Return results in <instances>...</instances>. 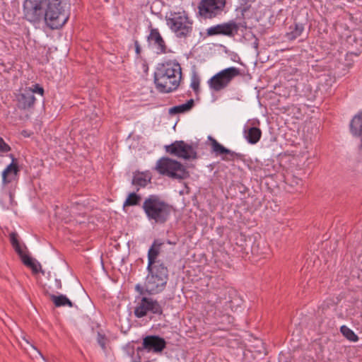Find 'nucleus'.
I'll list each match as a JSON object with an SVG mask.
<instances>
[{
    "instance_id": "1",
    "label": "nucleus",
    "mask_w": 362,
    "mask_h": 362,
    "mask_svg": "<svg viewBox=\"0 0 362 362\" xmlns=\"http://www.w3.org/2000/svg\"><path fill=\"white\" fill-rule=\"evenodd\" d=\"M181 79L182 68L176 60L158 64L154 72V83L161 93H169L177 90Z\"/></svg>"
},
{
    "instance_id": "2",
    "label": "nucleus",
    "mask_w": 362,
    "mask_h": 362,
    "mask_svg": "<svg viewBox=\"0 0 362 362\" xmlns=\"http://www.w3.org/2000/svg\"><path fill=\"white\" fill-rule=\"evenodd\" d=\"M147 275L144 285L135 286V289L141 295H156L163 292L168 281V269L165 264L147 267Z\"/></svg>"
},
{
    "instance_id": "3",
    "label": "nucleus",
    "mask_w": 362,
    "mask_h": 362,
    "mask_svg": "<svg viewBox=\"0 0 362 362\" xmlns=\"http://www.w3.org/2000/svg\"><path fill=\"white\" fill-rule=\"evenodd\" d=\"M141 208L148 221L159 225L169 220L174 209L172 205L158 194H151L146 197Z\"/></svg>"
},
{
    "instance_id": "4",
    "label": "nucleus",
    "mask_w": 362,
    "mask_h": 362,
    "mask_svg": "<svg viewBox=\"0 0 362 362\" xmlns=\"http://www.w3.org/2000/svg\"><path fill=\"white\" fill-rule=\"evenodd\" d=\"M69 4L64 0H51L43 13V18L52 29L62 28L69 18Z\"/></svg>"
},
{
    "instance_id": "5",
    "label": "nucleus",
    "mask_w": 362,
    "mask_h": 362,
    "mask_svg": "<svg viewBox=\"0 0 362 362\" xmlns=\"http://www.w3.org/2000/svg\"><path fill=\"white\" fill-rule=\"evenodd\" d=\"M155 170L160 175L173 180H182L189 177V172L180 162L168 157H162L158 159Z\"/></svg>"
},
{
    "instance_id": "6",
    "label": "nucleus",
    "mask_w": 362,
    "mask_h": 362,
    "mask_svg": "<svg viewBox=\"0 0 362 362\" xmlns=\"http://www.w3.org/2000/svg\"><path fill=\"white\" fill-rule=\"evenodd\" d=\"M166 22L177 38L185 39L192 35L193 21L185 11L170 13V16L166 17Z\"/></svg>"
},
{
    "instance_id": "7",
    "label": "nucleus",
    "mask_w": 362,
    "mask_h": 362,
    "mask_svg": "<svg viewBox=\"0 0 362 362\" xmlns=\"http://www.w3.org/2000/svg\"><path fill=\"white\" fill-rule=\"evenodd\" d=\"M50 2V0H25L23 4L24 18L33 23H40Z\"/></svg>"
},
{
    "instance_id": "8",
    "label": "nucleus",
    "mask_w": 362,
    "mask_h": 362,
    "mask_svg": "<svg viewBox=\"0 0 362 362\" xmlns=\"http://www.w3.org/2000/svg\"><path fill=\"white\" fill-rule=\"evenodd\" d=\"M239 75H240V70L238 68L229 67L213 76L208 81V84L211 90L220 91L226 88L231 81Z\"/></svg>"
},
{
    "instance_id": "9",
    "label": "nucleus",
    "mask_w": 362,
    "mask_h": 362,
    "mask_svg": "<svg viewBox=\"0 0 362 362\" xmlns=\"http://www.w3.org/2000/svg\"><path fill=\"white\" fill-rule=\"evenodd\" d=\"M226 0H201L198 5V13L204 18H214L226 13Z\"/></svg>"
},
{
    "instance_id": "10",
    "label": "nucleus",
    "mask_w": 362,
    "mask_h": 362,
    "mask_svg": "<svg viewBox=\"0 0 362 362\" xmlns=\"http://www.w3.org/2000/svg\"><path fill=\"white\" fill-rule=\"evenodd\" d=\"M166 153L184 160H194L197 158L195 148L184 141H175L164 146Z\"/></svg>"
},
{
    "instance_id": "11",
    "label": "nucleus",
    "mask_w": 362,
    "mask_h": 362,
    "mask_svg": "<svg viewBox=\"0 0 362 362\" xmlns=\"http://www.w3.org/2000/svg\"><path fill=\"white\" fill-rule=\"evenodd\" d=\"M148 313L161 315L163 313V310L158 300L152 298L144 296L134 308V313L137 318H142Z\"/></svg>"
},
{
    "instance_id": "12",
    "label": "nucleus",
    "mask_w": 362,
    "mask_h": 362,
    "mask_svg": "<svg viewBox=\"0 0 362 362\" xmlns=\"http://www.w3.org/2000/svg\"><path fill=\"white\" fill-rule=\"evenodd\" d=\"M9 240L13 248L21 257L23 263L31 268L33 272L37 273L39 272L38 267H40V264H35L33 259L24 252L23 247L26 249V247L24 244L20 243L18 233L16 232H11L9 234Z\"/></svg>"
},
{
    "instance_id": "13",
    "label": "nucleus",
    "mask_w": 362,
    "mask_h": 362,
    "mask_svg": "<svg viewBox=\"0 0 362 362\" xmlns=\"http://www.w3.org/2000/svg\"><path fill=\"white\" fill-rule=\"evenodd\" d=\"M166 347L165 340L158 335H148L143 339L142 346L138 347L137 351L144 349L148 352L160 354Z\"/></svg>"
},
{
    "instance_id": "14",
    "label": "nucleus",
    "mask_w": 362,
    "mask_h": 362,
    "mask_svg": "<svg viewBox=\"0 0 362 362\" xmlns=\"http://www.w3.org/2000/svg\"><path fill=\"white\" fill-rule=\"evenodd\" d=\"M237 28L236 22L230 20L228 22L209 27L206 29V35L208 36L225 35L233 37L237 35Z\"/></svg>"
},
{
    "instance_id": "15",
    "label": "nucleus",
    "mask_w": 362,
    "mask_h": 362,
    "mask_svg": "<svg viewBox=\"0 0 362 362\" xmlns=\"http://www.w3.org/2000/svg\"><path fill=\"white\" fill-rule=\"evenodd\" d=\"M209 139L211 141L212 152L216 156H221L222 160L226 161L243 159V155L242 153H236L226 148L211 136H209Z\"/></svg>"
},
{
    "instance_id": "16",
    "label": "nucleus",
    "mask_w": 362,
    "mask_h": 362,
    "mask_svg": "<svg viewBox=\"0 0 362 362\" xmlns=\"http://www.w3.org/2000/svg\"><path fill=\"white\" fill-rule=\"evenodd\" d=\"M147 42L148 45L156 50L157 54H163L170 52L158 28L150 26V33L147 36Z\"/></svg>"
},
{
    "instance_id": "17",
    "label": "nucleus",
    "mask_w": 362,
    "mask_h": 362,
    "mask_svg": "<svg viewBox=\"0 0 362 362\" xmlns=\"http://www.w3.org/2000/svg\"><path fill=\"white\" fill-rule=\"evenodd\" d=\"M36 98L30 88L16 94V107L21 110H29L35 106Z\"/></svg>"
},
{
    "instance_id": "18",
    "label": "nucleus",
    "mask_w": 362,
    "mask_h": 362,
    "mask_svg": "<svg viewBox=\"0 0 362 362\" xmlns=\"http://www.w3.org/2000/svg\"><path fill=\"white\" fill-rule=\"evenodd\" d=\"M164 243L160 240H154L152 245L148 251V265L147 267H154L156 265L165 264L160 259L157 257L160 254V248Z\"/></svg>"
},
{
    "instance_id": "19",
    "label": "nucleus",
    "mask_w": 362,
    "mask_h": 362,
    "mask_svg": "<svg viewBox=\"0 0 362 362\" xmlns=\"http://www.w3.org/2000/svg\"><path fill=\"white\" fill-rule=\"evenodd\" d=\"M12 158V162L2 172V183L4 185H8L13 181L19 172V168L15 163V158L13 154L9 156Z\"/></svg>"
},
{
    "instance_id": "20",
    "label": "nucleus",
    "mask_w": 362,
    "mask_h": 362,
    "mask_svg": "<svg viewBox=\"0 0 362 362\" xmlns=\"http://www.w3.org/2000/svg\"><path fill=\"white\" fill-rule=\"evenodd\" d=\"M350 132L351 134L360 139L361 144L358 146L359 150H362V111L356 114L351 120L349 124Z\"/></svg>"
},
{
    "instance_id": "21",
    "label": "nucleus",
    "mask_w": 362,
    "mask_h": 362,
    "mask_svg": "<svg viewBox=\"0 0 362 362\" xmlns=\"http://www.w3.org/2000/svg\"><path fill=\"white\" fill-rule=\"evenodd\" d=\"M151 181V175L149 172H136L134 174L132 184L136 187V192L140 187H145Z\"/></svg>"
},
{
    "instance_id": "22",
    "label": "nucleus",
    "mask_w": 362,
    "mask_h": 362,
    "mask_svg": "<svg viewBox=\"0 0 362 362\" xmlns=\"http://www.w3.org/2000/svg\"><path fill=\"white\" fill-rule=\"evenodd\" d=\"M245 137L251 144H257L261 139L262 131L258 127H250L244 129Z\"/></svg>"
},
{
    "instance_id": "23",
    "label": "nucleus",
    "mask_w": 362,
    "mask_h": 362,
    "mask_svg": "<svg viewBox=\"0 0 362 362\" xmlns=\"http://www.w3.org/2000/svg\"><path fill=\"white\" fill-rule=\"evenodd\" d=\"M304 30V25L300 23H295L289 26V31L286 33V37L288 40H294L301 35Z\"/></svg>"
},
{
    "instance_id": "24",
    "label": "nucleus",
    "mask_w": 362,
    "mask_h": 362,
    "mask_svg": "<svg viewBox=\"0 0 362 362\" xmlns=\"http://www.w3.org/2000/svg\"><path fill=\"white\" fill-rule=\"evenodd\" d=\"M194 105L193 99L189 100L186 103L174 106L169 109V114L177 115L189 111Z\"/></svg>"
},
{
    "instance_id": "25",
    "label": "nucleus",
    "mask_w": 362,
    "mask_h": 362,
    "mask_svg": "<svg viewBox=\"0 0 362 362\" xmlns=\"http://www.w3.org/2000/svg\"><path fill=\"white\" fill-rule=\"evenodd\" d=\"M49 296L56 307L68 306L72 308L74 306L72 302L65 295L49 294Z\"/></svg>"
},
{
    "instance_id": "26",
    "label": "nucleus",
    "mask_w": 362,
    "mask_h": 362,
    "mask_svg": "<svg viewBox=\"0 0 362 362\" xmlns=\"http://www.w3.org/2000/svg\"><path fill=\"white\" fill-rule=\"evenodd\" d=\"M141 200V197L140 195L137 194L136 192H132L129 194L128 197L126 199L123 204V209H124L127 206H136L139 205Z\"/></svg>"
},
{
    "instance_id": "27",
    "label": "nucleus",
    "mask_w": 362,
    "mask_h": 362,
    "mask_svg": "<svg viewBox=\"0 0 362 362\" xmlns=\"http://www.w3.org/2000/svg\"><path fill=\"white\" fill-rule=\"evenodd\" d=\"M340 332L348 340L353 342H356L358 341V337L347 326L342 325L340 327Z\"/></svg>"
},
{
    "instance_id": "28",
    "label": "nucleus",
    "mask_w": 362,
    "mask_h": 362,
    "mask_svg": "<svg viewBox=\"0 0 362 362\" xmlns=\"http://www.w3.org/2000/svg\"><path fill=\"white\" fill-rule=\"evenodd\" d=\"M199 83H200V79H199V76L194 74L192 76L190 86L192 87V88L196 93H198L199 91Z\"/></svg>"
},
{
    "instance_id": "29",
    "label": "nucleus",
    "mask_w": 362,
    "mask_h": 362,
    "mask_svg": "<svg viewBox=\"0 0 362 362\" xmlns=\"http://www.w3.org/2000/svg\"><path fill=\"white\" fill-rule=\"evenodd\" d=\"M11 150L10 146L0 137V153H6Z\"/></svg>"
},
{
    "instance_id": "30",
    "label": "nucleus",
    "mask_w": 362,
    "mask_h": 362,
    "mask_svg": "<svg viewBox=\"0 0 362 362\" xmlns=\"http://www.w3.org/2000/svg\"><path fill=\"white\" fill-rule=\"evenodd\" d=\"M97 341H98V343L99 344V345L100 346V347L103 349V350L105 351L106 349V341H107L105 336L98 333V337H97Z\"/></svg>"
},
{
    "instance_id": "31",
    "label": "nucleus",
    "mask_w": 362,
    "mask_h": 362,
    "mask_svg": "<svg viewBox=\"0 0 362 362\" xmlns=\"http://www.w3.org/2000/svg\"><path fill=\"white\" fill-rule=\"evenodd\" d=\"M31 90H32L33 94L35 93H37L40 94L41 95H43V94H44V89H43V88L42 86H40L39 84H37V83L35 84L34 86V88L33 89L31 88Z\"/></svg>"
},
{
    "instance_id": "32",
    "label": "nucleus",
    "mask_w": 362,
    "mask_h": 362,
    "mask_svg": "<svg viewBox=\"0 0 362 362\" xmlns=\"http://www.w3.org/2000/svg\"><path fill=\"white\" fill-rule=\"evenodd\" d=\"M236 25L238 26L237 28V33H238L239 30L243 28V29H246L247 28V23L246 22H241V23H237L236 22Z\"/></svg>"
},
{
    "instance_id": "33",
    "label": "nucleus",
    "mask_w": 362,
    "mask_h": 362,
    "mask_svg": "<svg viewBox=\"0 0 362 362\" xmlns=\"http://www.w3.org/2000/svg\"><path fill=\"white\" fill-rule=\"evenodd\" d=\"M134 47H135V51L137 54H139L141 53V47L140 45L138 42V40L134 41Z\"/></svg>"
},
{
    "instance_id": "34",
    "label": "nucleus",
    "mask_w": 362,
    "mask_h": 362,
    "mask_svg": "<svg viewBox=\"0 0 362 362\" xmlns=\"http://www.w3.org/2000/svg\"><path fill=\"white\" fill-rule=\"evenodd\" d=\"M252 35L255 38V41L252 43V47L255 49H258V45H259V40L255 37V35L252 34Z\"/></svg>"
},
{
    "instance_id": "35",
    "label": "nucleus",
    "mask_w": 362,
    "mask_h": 362,
    "mask_svg": "<svg viewBox=\"0 0 362 362\" xmlns=\"http://www.w3.org/2000/svg\"><path fill=\"white\" fill-rule=\"evenodd\" d=\"M55 285L57 289H61L62 287V282L60 279H55Z\"/></svg>"
},
{
    "instance_id": "36",
    "label": "nucleus",
    "mask_w": 362,
    "mask_h": 362,
    "mask_svg": "<svg viewBox=\"0 0 362 362\" xmlns=\"http://www.w3.org/2000/svg\"><path fill=\"white\" fill-rule=\"evenodd\" d=\"M293 180L292 182H293L296 185L301 184L302 180L300 178L293 177Z\"/></svg>"
},
{
    "instance_id": "37",
    "label": "nucleus",
    "mask_w": 362,
    "mask_h": 362,
    "mask_svg": "<svg viewBox=\"0 0 362 362\" xmlns=\"http://www.w3.org/2000/svg\"><path fill=\"white\" fill-rule=\"evenodd\" d=\"M166 243H167V244H169V245H176V243H176V241H171V240H168L166 241Z\"/></svg>"
},
{
    "instance_id": "38",
    "label": "nucleus",
    "mask_w": 362,
    "mask_h": 362,
    "mask_svg": "<svg viewBox=\"0 0 362 362\" xmlns=\"http://www.w3.org/2000/svg\"><path fill=\"white\" fill-rule=\"evenodd\" d=\"M30 346H31V347H32L34 350H36V351H37V352L40 354V356L42 358H44V356H42V354H41L38 350H37V349H36L33 345H32V344H31Z\"/></svg>"
},
{
    "instance_id": "39",
    "label": "nucleus",
    "mask_w": 362,
    "mask_h": 362,
    "mask_svg": "<svg viewBox=\"0 0 362 362\" xmlns=\"http://www.w3.org/2000/svg\"><path fill=\"white\" fill-rule=\"evenodd\" d=\"M9 197H10V199L12 200L13 199V194H11V192L9 193Z\"/></svg>"
},
{
    "instance_id": "40",
    "label": "nucleus",
    "mask_w": 362,
    "mask_h": 362,
    "mask_svg": "<svg viewBox=\"0 0 362 362\" xmlns=\"http://www.w3.org/2000/svg\"><path fill=\"white\" fill-rule=\"evenodd\" d=\"M22 134H23V135H24V136H27V133H25V131H23Z\"/></svg>"
},
{
    "instance_id": "41",
    "label": "nucleus",
    "mask_w": 362,
    "mask_h": 362,
    "mask_svg": "<svg viewBox=\"0 0 362 362\" xmlns=\"http://www.w3.org/2000/svg\"><path fill=\"white\" fill-rule=\"evenodd\" d=\"M22 134H23V135H24V136H27V133H25V131H23Z\"/></svg>"
},
{
    "instance_id": "42",
    "label": "nucleus",
    "mask_w": 362,
    "mask_h": 362,
    "mask_svg": "<svg viewBox=\"0 0 362 362\" xmlns=\"http://www.w3.org/2000/svg\"><path fill=\"white\" fill-rule=\"evenodd\" d=\"M248 1H255V0H247Z\"/></svg>"
}]
</instances>
